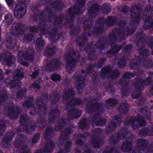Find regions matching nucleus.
<instances>
[{"instance_id":"obj_56","label":"nucleus","mask_w":153,"mask_h":153,"mask_svg":"<svg viewBox=\"0 0 153 153\" xmlns=\"http://www.w3.org/2000/svg\"><path fill=\"white\" fill-rule=\"evenodd\" d=\"M116 21V19L115 17L112 16L108 17L106 20L107 23L108 25H113Z\"/></svg>"},{"instance_id":"obj_14","label":"nucleus","mask_w":153,"mask_h":153,"mask_svg":"<svg viewBox=\"0 0 153 153\" xmlns=\"http://www.w3.org/2000/svg\"><path fill=\"white\" fill-rule=\"evenodd\" d=\"M102 132V130L100 128H97L93 131V135L91 136V143L94 147L98 148L104 143L103 140L100 136Z\"/></svg>"},{"instance_id":"obj_11","label":"nucleus","mask_w":153,"mask_h":153,"mask_svg":"<svg viewBox=\"0 0 153 153\" xmlns=\"http://www.w3.org/2000/svg\"><path fill=\"white\" fill-rule=\"evenodd\" d=\"M34 53L33 49L30 48H28L25 51H19L18 53V62L23 65L27 66L29 63L23 61V60L33 61Z\"/></svg>"},{"instance_id":"obj_18","label":"nucleus","mask_w":153,"mask_h":153,"mask_svg":"<svg viewBox=\"0 0 153 153\" xmlns=\"http://www.w3.org/2000/svg\"><path fill=\"white\" fill-rule=\"evenodd\" d=\"M74 51H73L70 54H68L66 59V70L68 73L73 72L75 70L76 60L75 58Z\"/></svg>"},{"instance_id":"obj_43","label":"nucleus","mask_w":153,"mask_h":153,"mask_svg":"<svg viewBox=\"0 0 153 153\" xmlns=\"http://www.w3.org/2000/svg\"><path fill=\"white\" fill-rule=\"evenodd\" d=\"M25 142V139L23 137H20L18 139H16L14 144V146L16 148L20 147L22 146H27L26 145H24Z\"/></svg>"},{"instance_id":"obj_3","label":"nucleus","mask_w":153,"mask_h":153,"mask_svg":"<svg viewBox=\"0 0 153 153\" xmlns=\"http://www.w3.org/2000/svg\"><path fill=\"white\" fill-rule=\"evenodd\" d=\"M96 98L92 99L91 102L89 101V102L86 107V111L88 113L94 114L93 117H90V120L92 121L91 124L93 126H102L105 124L106 121L105 119L100 117V115L104 111V108L102 104L92 103L93 100H97L100 98V94H96L95 96Z\"/></svg>"},{"instance_id":"obj_21","label":"nucleus","mask_w":153,"mask_h":153,"mask_svg":"<svg viewBox=\"0 0 153 153\" xmlns=\"http://www.w3.org/2000/svg\"><path fill=\"white\" fill-rule=\"evenodd\" d=\"M93 25V23L92 22H90L89 21H86L85 20L83 22V27L84 28L85 30L84 32V36L82 37V38L79 39V41L80 42V43H79L78 42H77V44L78 45L79 47L82 48V46L84 44L83 42H86L87 41V39L86 37V36L87 35L89 36L90 35V34L89 33H87V31L88 30H89V28Z\"/></svg>"},{"instance_id":"obj_5","label":"nucleus","mask_w":153,"mask_h":153,"mask_svg":"<svg viewBox=\"0 0 153 153\" xmlns=\"http://www.w3.org/2000/svg\"><path fill=\"white\" fill-rule=\"evenodd\" d=\"M135 30V28L132 30H129L128 28L126 27L124 29L123 27L119 28L118 29L114 30L113 33L111 34L110 36V44L111 48L110 50L107 52V56L111 57V55H112L115 53H117L122 47L117 46L115 44H113L115 42L118 41V39L122 40L124 38V36H126L130 35L132 34ZM120 41H119L120 42Z\"/></svg>"},{"instance_id":"obj_9","label":"nucleus","mask_w":153,"mask_h":153,"mask_svg":"<svg viewBox=\"0 0 153 153\" xmlns=\"http://www.w3.org/2000/svg\"><path fill=\"white\" fill-rule=\"evenodd\" d=\"M84 0H77V2L75 3L73 9L71 8L69 9L68 20V23L70 24V25H71V23L74 21L73 17L74 16V15L73 12L77 15L82 14L85 10V8L84 6Z\"/></svg>"},{"instance_id":"obj_51","label":"nucleus","mask_w":153,"mask_h":153,"mask_svg":"<svg viewBox=\"0 0 153 153\" xmlns=\"http://www.w3.org/2000/svg\"><path fill=\"white\" fill-rule=\"evenodd\" d=\"M13 21V18L11 14L8 13V14H7L5 16L4 22L6 25L11 24L12 23Z\"/></svg>"},{"instance_id":"obj_34","label":"nucleus","mask_w":153,"mask_h":153,"mask_svg":"<svg viewBox=\"0 0 153 153\" xmlns=\"http://www.w3.org/2000/svg\"><path fill=\"white\" fill-rule=\"evenodd\" d=\"M56 51V47L53 44H51L47 46L44 55L45 56L48 57L54 55Z\"/></svg>"},{"instance_id":"obj_58","label":"nucleus","mask_w":153,"mask_h":153,"mask_svg":"<svg viewBox=\"0 0 153 153\" xmlns=\"http://www.w3.org/2000/svg\"><path fill=\"white\" fill-rule=\"evenodd\" d=\"M116 149L111 147H107L105 149L103 153H114Z\"/></svg>"},{"instance_id":"obj_4","label":"nucleus","mask_w":153,"mask_h":153,"mask_svg":"<svg viewBox=\"0 0 153 153\" xmlns=\"http://www.w3.org/2000/svg\"><path fill=\"white\" fill-rule=\"evenodd\" d=\"M134 138V135L131 134L128 130L126 127L122 128L118 132L117 137L112 136L109 139V141L111 143L114 144L116 143L119 140L125 139L126 141L123 143L121 147V150L123 152H127L128 153L133 152L138 153V150H133L132 149V144L131 141Z\"/></svg>"},{"instance_id":"obj_52","label":"nucleus","mask_w":153,"mask_h":153,"mask_svg":"<svg viewBox=\"0 0 153 153\" xmlns=\"http://www.w3.org/2000/svg\"><path fill=\"white\" fill-rule=\"evenodd\" d=\"M6 121L4 120L0 121V136L2 135L6 129Z\"/></svg>"},{"instance_id":"obj_35","label":"nucleus","mask_w":153,"mask_h":153,"mask_svg":"<svg viewBox=\"0 0 153 153\" xmlns=\"http://www.w3.org/2000/svg\"><path fill=\"white\" fill-rule=\"evenodd\" d=\"M99 7L96 4H94L88 10V14L90 17H94L97 15L99 12L98 10Z\"/></svg>"},{"instance_id":"obj_7","label":"nucleus","mask_w":153,"mask_h":153,"mask_svg":"<svg viewBox=\"0 0 153 153\" xmlns=\"http://www.w3.org/2000/svg\"><path fill=\"white\" fill-rule=\"evenodd\" d=\"M149 111V108L147 107L141 108L138 111V117L128 118L125 120V124L126 125L131 124L134 130L138 129L145 125L146 122L144 120L145 118L150 119L148 115Z\"/></svg>"},{"instance_id":"obj_33","label":"nucleus","mask_w":153,"mask_h":153,"mask_svg":"<svg viewBox=\"0 0 153 153\" xmlns=\"http://www.w3.org/2000/svg\"><path fill=\"white\" fill-rule=\"evenodd\" d=\"M148 145V140L141 139L138 140L136 143V147L138 149L143 150L146 148Z\"/></svg>"},{"instance_id":"obj_25","label":"nucleus","mask_w":153,"mask_h":153,"mask_svg":"<svg viewBox=\"0 0 153 153\" xmlns=\"http://www.w3.org/2000/svg\"><path fill=\"white\" fill-rule=\"evenodd\" d=\"M15 59V57L9 53H2L0 55V60L5 61L6 65L9 67L14 62Z\"/></svg>"},{"instance_id":"obj_6","label":"nucleus","mask_w":153,"mask_h":153,"mask_svg":"<svg viewBox=\"0 0 153 153\" xmlns=\"http://www.w3.org/2000/svg\"><path fill=\"white\" fill-rule=\"evenodd\" d=\"M46 97V94H44L42 95L40 99H37L36 101V106L37 107L36 109L33 106V105H32V102L33 100L32 97H27L24 102L23 103L22 105L25 107L32 108L30 112L31 115H34L38 113L40 115H44L46 112L45 103L47 100Z\"/></svg>"},{"instance_id":"obj_1","label":"nucleus","mask_w":153,"mask_h":153,"mask_svg":"<svg viewBox=\"0 0 153 153\" xmlns=\"http://www.w3.org/2000/svg\"><path fill=\"white\" fill-rule=\"evenodd\" d=\"M63 5V2L61 1H54L48 2L47 4V8H46V11L43 12L42 11L37 10L36 12L37 15L36 16L34 15L33 16L34 20L37 22L39 25V28H37L35 26L30 27H29L30 31L32 32L36 31H39L41 34H43L49 39H52L53 42H56L61 36L60 34H57V30L56 29L51 30L49 27H47L45 25V22L44 19L45 18L44 16L48 14V19L49 22L53 21L54 24L56 26H59L60 24L62 22L63 19L62 16L59 18L58 17L54 19L55 13L60 11L62 8Z\"/></svg>"},{"instance_id":"obj_40","label":"nucleus","mask_w":153,"mask_h":153,"mask_svg":"<svg viewBox=\"0 0 153 153\" xmlns=\"http://www.w3.org/2000/svg\"><path fill=\"white\" fill-rule=\"evenodd\" d=\"M45 41L41 37L37 38L35 45L36 50L40 51L42 50L45 46Z\"/></svg>"},{"instance_id":"obj_64","label":"nucleus","mask_w":153,"mask_h":153,"mask_svg":"<svg viewBox=\"0 0 153 153\" xmlns=\"http://www.w3.org/2000/svg\"><path fill=\"white\" fill-rule=\"evenodd\" d=\"M32 79H35L38 76V71L36 70L33 72L32 74L30 75Z\"/></svg>"},{"instance_id":"obj_36","label":"nucleus","mask_w":153,"mask_h":153,"mask_svg":"<svg viewBox=\"0 0 153 153\" xmlns=\"http://www.w3.org/2000/svg\"><path fill=\"white\" fill-rule=\"evenodd\" d=\"M102 20L101 19H100L97 21L94 30V33L97 34L98 33H103L104 30L101 26L102 25H103L102 24Z\"/></svg>"},{"instance_id":"obj_62","label":"nucleus","mask_w":153,"mask_h":153,"mask_svg":"<svg viewBox=\"0 0 153 153\" xmlns=\"http://www.w3.org/2000/svg\"><path fill=\"white\" fill-rule=\"evenodd\" d=\"M133 59V61H131L130 64V67L131 69H134L137 68V65L136 63H134V60Z\"/></svg>"},{"instance_id":"obj_37","label":"nucleus","mask_w":153,"mask_h":153,"mask_svg":"<svg viewBox=\"0 0 153 153\" xmlns=\"http://www.w3.org/2000/svg\"><path fill=\"white\" fill-rule=\"evenodd\" d=\"M59 115V111L56 109H54L51 111L49 114V122L50 123H53L55 119H56Z\"/></svg>"},{"instance_id":"obj_23","label":"nucleus","mask_w":153,"mask_h":153,"mask_svg":"<svg viewBox=\"0 0 153 153\" xmlns=\"http://www.w3.org/2000/svg\"><path fill=\"white\" fill-rule=\"evenodd\" d=\"M135 81H133V84L135 85V89L134 91L131 93V97L133 99H136L139 97L141 96V91L144 88V85H141L140 86L141 83L135 79Z\"/></svg>"},{"instance_id":"obj_54","label":"nucleus","mask_w":153,"mask_h":153,"mask_svg":"<svg viewBox=\"0 0 153 153\" xmlns=\"http://www.w3.org/2000/svg\"><path fill=\"white\" fill-rule=\"evenodd\" d=\"M26 89L24 88L16 93V97L18 98H22L23 97H24L26 95Z\"/></svg>"},{"instance_id":"obj_46","label":"nucleus","mask_w":153,"mask_h":153,"mask_svg":"<svg viewBox=\"0 0 153 153\" xmlns=\"http://www.w3.org/2000/svg\"><path fill=\"white\" fill-rule=\"evenodd\" d=\"M90 126L89 123L85 119H82L79 123V126L82 130L87 129Z\"/></svg>"},{"instance_id":"obj_13","label":"nucleus","mask_w":153,"mask_h":153,"mask_svg":"<svg viewBox=\"0 0 153 153\" xmlns=\"http://www.w3.org/2000/svg\"><path fill=\"white\" fill-rule=\"evenodd\" d=\"M153 14V7L150 6H147L145 8L142 18L144 21L145 25L147 28L152 27L153 30V20L150 21Z\"/></svg>"},{"instance_id":"obj_8","label":"nucleus","mask_w":153,"mask_h":153,"mask_svg":"<svg viewBox=\"0 0 153 153\" xmlns=\"http://www.w3.org/2000/svg\"><path fill=\"white\" fill-rule=\"evenodd\" d=\"M25 29V27L22 24L18 23L13 24L11 27L10 33L7 36L6 44L10 48H14L16 45L15 39L19 34L23 33Z\"/></svg>"},{"instance_id":"obj_28","label":"nucleus","mask_w":153,"mask_h":153,"mask_svg":"<svg viewBox=\"0 0 153 153\" xmlns=\"http://www.w3.org/2000/svg\"><path fill=\"white\" fill-rule=\"evenodd\" d=\"M26 5L25 4L17 6V7L15 8L14 11L15 16L19 18L22 17L26 13Z\"/></svg>"},{"instance_id":"obj_26","label":"nucleus","mask_w":153,"mask_h":153,"mask_svg":"<svg viewBox=\"0 0 153 153\" xmlns=\"http://www.w3.org/2000/svg\"><path fill=\"white\" fill-rule=\"evenodd\" d=\"M96 45H92L91 46L89 45L88 46V49H89L90 51L91 52L89 53V56L88 57V59L89 60L91 59V57H93L94 56V49L93 48H97V47L98 46V48L99 50L102 51L103 48H105V45L104 44L103 42L102 41H99L98 42H97L96 44Z\"/></svg>"},{"instance_id":"obj_20","label":"nucleus","mask_w":153,"mask_h":153,"mask_svg":"<svg viewBox=\"0 0 153 153\" xmlns=\"http://www.w3.org/2000/svg\"><path fill=\"white\" fill-rule=\"evenodd\" d=\"M122 117L120 115H117L113 118L111 122L106 126V131L108 133L113 131L115 128L118 126L121 122Z\"/></svg>"},{"instance_id":"obj_39","label":"nucleus","mask_w":153,"mask_h":153,"mask_svg":"<svg viewBox=\"0 0 153 153\" xmlns=\"http://www.w3.org/2000/svg\"><path fill=\"white\" fill-rule=\"evenodd\" d=\"M53 142L50 140L45 145L43 151L44 153H51L54 147Z\"/></svg>"},{"instance_id":"obj_44","label":"nucleus","mask_w":153,"mask_h":153,"mask_svg":"<svg viewBox=\"0 0 153 153\" xmlns=\"http://www.w3.org/2000/svg\"><path fill=\"white\" fill-rule=\"evenodd\" d=\"M129 105L125 102L122 103L118 108V111L120 114L126 113L128 111Z\"/></svg>"},{"instance_id":"obj_42","label":"nucleus","mask_w":153,"mask_h":153,"mask_svg":"<svg viewBox=\"0 0 153 153\" xmlns=\"http://www.w3.org/2000/svg\"><path fill=\"white\" fill-rule=\"evenodd\" d=\"M54 130L51 127H48L46 128L44 132V137L45 139L51 138L53 136Z\"/></svg>"},{"instance_id":"obj_45","label":"nucleus","mask_w":153,"mask_h":153,"mask_svg":"<svg viewBox=\"0 0 153 153\" xmlns=\"http://www.w3.org/2000/svg\"><path fill=\"white\" fill-rule=\"evenodd\" d=\"M52 103H55L58 102L60 100L59 94L56 92L52 93L49 98Z\"/></svg>"},{"instance_id":"obj_53","label":"nucleus","mask_w":153,"mask_h":153,"mask_svg":"<svg viewBox=\"0 0 153 153\" xmlns=\"http://www.w3.org/2000/svg\"><path fill=\"white\" fill-rule=\"evenodd\" d=\"M33 34L30 33L25 34L23 37V40L26 42H31Z\"/></svg>"},{"instance_id":"obj_2","label":"nucleus","mask_w":153,"mask_h":153,"mask_svg":"<svg viewBox=\"0 0 153 153\" xmlns=\"http://www.w3.org/2000/svg\"><path fill=\"white\" fill-rule=\"evenodd\" d=\"M69 88H66L64 91L62 96L64 100H69L66 105V110L68 112V119L72 120L78 118L80 116L81 111L75 108V105H79L81 102V100L78 98H73L74 94L73 89L69 86Z\"/></svg>"},{"instance_id":"obj_60","label":"nucleus","mask_w":153,"mask_h":153,"mask_svg":"<svg viewBox=\"0 0 153 153\" xmlns=\"http://www.w3.org/2000/svg\"><path fill=\"white\" fill-rule=\"evenodd\" d=\"M126 60L125 59H120L118 62V66L121 68H123L126 66Z\"/></svg>"},{"instance_id":"obj_49","label":"nucleus","mask_w":153,"mask_h":153,"mask_svg":"<svg viewBox=\"0 0 153 153\" xmlns=\"http://www.w3.org/2000/svg\"><path fill=\"white\" fill-rule=\"evenodd\" d=\"M65 124V122L64 120L62 119H61L59 121L55 127V130L56 131H61V129L64 127Z\"/></svg>"},{"instance_id":"obj_55","label":"nucleus","mask_w":153,"mask_h":153,"mask_svg":"<svg viewBox=\"0 0 153 153\" xmlns=\"http://www.w3.org/2000/svg\"><path fill=\"white\" fill-rule=\"evenodd\" d=\"M72 146V143L71 141H67L65 144L64 147V151L66 153L69 152L71 150V147Z\"/></svg>"},{"instance_id":"obj_22","label":"nucleus","mask_w":153,"mask_h":153,"mask_svg":"<svg viewBox=\"0 0 153 153\" xmlns=\"http://www.w3.org/2000/svg\"><path fill=\"white\" fill-rule=\"evenodd\" d=\"M111 69L109 67L106 66L101 70V76L110 77L115 79L119 76L120 72L117 70L111 71Z\"/></svg>"},{"instance_id":"obj_17","label":"nucleus","mask_w":153,"mask_h":153,"mask_svg":"<svg viewBox=\"0 0 153 153\" xmlns=\"http://www.w3.org/2000/svg\"><path fill=\"white\" fill-rule=\"evenodd\" d=\"M138 48L140 51H141L140 54L138 57L139 61L141 63H143L145 67H147L148 68L152 67L153 63L152 61L151 60L146 61L149 55V53L147 50L144 49H141Z\"/></svg>"},{"instance_id":"obj_19","label":"nucleus","mask_w":153,"mask_h":153,"mask_svg":"<svg viewBox=\"0 0 153 153\" xmlns=\"http://www.w3.org/2000/svg\"><path fill=\"white\" fill-rule=\"evenodd\" d=\"M72 79L75 81L76 84V88L79 94L82 92L83 88L84 85V79L80 73L78 72L75 73L72 76Z\"/></svg>"},{"instance_id":"obj_15","label":"nucleus","mask_w":153,"mask_h":153,"mask_svg":"<svg viewBox=\"0 0 153 153\" xmlns=\"http://www.w3.org/2000/svg\"><path fill=\"white\" fill-rule=\"evenodd\" d=\"M130 11V16L132 19L129 24L130 25H134L135 28V26L138 23L140 19V15L139 13L140 10L136 4H133L131 8Z\"/></svg>"},{"instance_id":"obj_12","label":"nucleus","mask_w":153,"mask_h":153,"mask_svg":"<svg viewBox=\"0 0 153 153\" xmlns=\"http://www.w3.org/2000/svg\"><path fill=\"white\" fill-rule=\"evenodd\" d=\"M13 75L14 76V80H12L10 82H9L6 85L10 88H15L16 89L19 88L22 85V82L20 80L24 77V75L22 71L19 70H15Z\"/></svg>"},{"instance_id":"obj_30","label":"nucleus","mask_w":153,"mask_h":153,"mask_svg":"<svg viewBox=\"0 0 153 153\" xmlns=\"http://www.w3.org/2000/svg\"><path fill=\"white\" fill-rule=\"evenodd\" d=\"M14 136V134L12 132L7 133L3 139L2 143V146L4 148L8 147L10 145V142Z\"/></svg>"},{"instance_id":"obj_27","label":"nucleus","mask_w":153,"mask_h":153,"mask_svg":"<svg viewBox=\"0 0 153 153\" xmlns=\"http://www.w3.org/2000/svg\"><path fill=\"white\" fill-rule=\"evenodd\" d=\"M76 127L75 126H73L72 128L71 126L68 128L65 129L64 131L61 132V134L59 138L60 143H62L68 138V135L70 134L74 131V129Z\"/></svg>"},{"instance_id":"obj_50","label":"nucleus","mask_w":153,"mask_h":153,"mask_svg":"<svg viewBox=\"0 0 153 153\" xmlns=\"http://www.w3.org/2000/svg\"><path fill=\"white\" fill-rule=\"evenodd\" d=\"M111 7L110 4L108 3H105L102 5V10L103 13L108 14L111 11Z\"/></svg>"},{"instance_id":"obj_24","label":"nucleus","mask_w":153,"mask_h":153,"mask_svg":"<svg viewBox=\"0 0 153 153\" xmlns=\"http://www.w3.org/2000/svg\"><path fill=\"white\" fill-rule=\"evenodd\" d=\"M61 65V63L60 59H54L46 63L45 68L47 70L51 71L58 69Z\"/></svg>"},{"instance_id":"obj_16","label":"nucleus","mask_w":153,"mask_h":153,"mask_svg":"<svg viewBox=\"0 0 153 153\" xmlns=\"http://www.w3.org/2000/svg\"><path fill=\"white\" fill-rule=\"evenodd\" d=\"M12 104H7L4 106L5 114H7L8 117L11 119H15L19 114V108L17 106H13Z\"/></svg>"},{"instance_id":"obj_48","label":"nucleus","mask_w":153,"mask_h":153,"mask_svg":"<svg viewBox=\"0 0 153 153\" xmlns=\"http://www.w3.org/2000/svg\"><path fill=\"white\" fill-rule=\"evenodd\" d=\"M89 135L88 133H86L84 135L82 134L77 136V139L76 140V143L77 145H81L84 143L83 140L85 139V137Z\"/></svg>"},{"instance_id":"obj_31","label":"nucleus","mask_w":153,"mask_h":153,"mask_svg":"<svg viewBox=\"0 0 153 153\" xmlns=\"http://www.w3.org/2000/svg\"><path fill=\"white\" fill-rule=\"evenodd\" d=\"M138 134L140 137H146L148 135L152 136L153 135V128L150 126L147 128H143L140 129Z\"/></svg>"},{"instance_id":"obj_57","label":"nucleus","mask_w":153,"mask_h":153,"mask_svg":"<svg viewBox=\"0 0 153 153\" xmlns=\"http://www.w3.org/2000/svg\"><path fill=\"white\" fill-rule=\"evenodd\" d=\"M40 134L39 133H37L33 136L32 142L33 143H36L38 142L39 140Z\"/></svg>"},{"instance_id":"obj_61","label":"nucleus","mask_w":153,"mask_h":153,"mask_svg":"<svg viewBox=\"0 0 153 153\" xmlns=\"http://www.w3.org/2000/svg\"><path fill=\"white\" fill-rule=\"evenodd\" d=\"M20 153H30V152L27 146H25L21 148Z\"/></svg>"},{"instance_id":"obj_38","label":"nucleus","mask_w":153,"mask_h":153,"mask_svg":"<svg viewBox=\"0 0 153 153\" xmlns=\"http://www.w3.org/2000/svg\"><path fill=\"white\" fill-rule=\"evenodd\" d=\"M105 61L104 58L102 59L101 61H100L99 63L98 64L97 66L94 65L93 64L89 65L87 69V71L88 73H91L92 71H95L96 70L95 69L97 68V67L98 68H100L102 65V63Z\"/></svg>"},{"instance_id":"obj_47","label":"nucleus","mask_w":153,"mask_h":153,"mask_svg":"<svg viewBox=\"0 0 153 153\" xmlns=\"http://www.w3.org/2000/svg\"><path fill=\"white\" fill-rule=\"evenodd\" d=\"M8 96L6 90H2L0 91V104L6 101L7 99Z\"/></svg>"},{"instance_id":"obj_29","label":"nucleus","mask_w":153,"mask_h":153,"mask_svg":"<svg viewBox=\"0 0 153 153\" xmlns=\"http://www.w3.org/2000/svg\"><path fill=\"white\" fill-rule=\"evenodd\" d=\"M134 74L129 72L125 73L122 77V78L119 81V83L123 87H127L129 85V82L126 81V79H129L133 77Z\"/></svg>"},{"instance_id":"obj_32","label":"nucleus","mask_w":153,"mask_h":153,"mask_svg":"<svg viewBox=\"0 0 153 153\" xmlns=\"http://www.w3.org/2000/svg\"><path fill=\"white\" fill-rule=\"evenodd\" d=\"M149 76L145 80L141 78L138 77L136 79L141 83V84L144 85L145 86H146L150 85L152 82H153V79H152L151 76L153 75V72L150 71L148 73Z\"/></svg>"},{"instance_id":"obj_41","label":"nucleus","mask_w":153,"mask_h":153,"mask_svg":"<svg viewBox=\"0 0 153 153\" xmlns=\"http://www.w3.org/2000/svg\"><path fill=\"white\" fill-rule=\"evenodd\" d=\"M117 102V101L113 98H109L106 101L105 107L107 108L111 109L115 106Z\"/></svg>"},{"instance_id":"obj_63","label":"nucleus","mask_w":153,"mask_h":153,"mask_svg":"<svg viewBox=\"0 0 153 153\" xmlns=\"http://www.w3.org/2000/svg\"><path fill=\"white\" fill-rule=\"evenodd\" d=\"M138 37L141 38V39L137 45V47L140 45H142V43L144 44L145 42V40L144 37H143L142 36H140Z\"/></svg>"},{"instance_id":"obj_59","label":"nucleus","mask_w":153,"mask_h":153,"mask_svg":"<svg viewBox=\"0 0 153 153\" xmlns=\"http://www.w3.org/2000/svg\"><path fill=\"white\" fill-rule=\"evenodd\" d=\"M51 78L52 80L53 81H59L60 80L61 76L59 75L55 74L51 76Z\"/></svg>"},{"instance_id":"obj_10","label":"nucleus","mask_w":153,"mask_h":153,"mask_svg":"<svg viewBox=\"0 0 153 153\" xmlns=\"http://www.w3.org/2000/svg\"><path fill=\"white\" fill-rule=\"evenodd\" d=\"M29 120V118L25 114L20 116V122L21 126L19 128H18V131H22L24 130L25 131L28 133H31L33 131H34L36 127V123L33 120L31 121H28L27 124L25 125V128H23V125Z\"/></svg>"}]
</instances>
